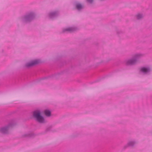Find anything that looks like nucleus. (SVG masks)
<instances>
[{
    "mask_svg": "<svg viewBox=\"0 0 152 152\" xmlns=\"http://www.w3.org/2000/svg\"><path fill=\"white\" fill-rule=\"evenodd\" d=\"M35 16V14L34 12L28 13L22 16V21L23 23H29L34 19Z\"/></svg>",
    "mask_w": 152,
    "mask_h": 152,
    "instance_id": "obj_1",
    "label": "nucleus"
},
{
    "mask_svg": "<svg viewBox=\"0 0 152 152\" xmlns=\"http://www.w3.org/2000/svg\"><path fill=\"white\" fill-rule=\"evenodd\" d=\"M142 56V55L141 54H136L131 59L128 60L126 62V64L127 65H132L135 64L139 59Z\"/></svg>",
    "mask_w": 152,
    "mask_h": 152,
    "instance_id": "obj_2",
    "label": "nucleus"
},
{
    "mask_svg": "<svg viewBox=\"0 0 152 152\" xmlns=\"http://www.w3.org/2000/svg\"><path fill=\"white\" fill-rule=\"evenodd\" d=\"M33 115L36 120L40 123H44L45 122V120L43 116L41 115L40 112L39 110L34 111Z\"/></svg>",
    "mask_w": 152,
    "mask_h": 152,
    "instance_id": "obj_3",
    "label": "nucleus"
},
{
    "mask_svg": "<svg viewBox=\"0 0 152 152\" xmlns=\"http://www.w3.org/2000/svg\"><path fill=\"white\" fill-rule=\"evenodd\" d=\"M15 123H10L7 126L1 128L0 129V132L2 134H7L8 133L9 129L10 127L15 125Z\"/></svg>",
    "mask_w": 152,
    "mask_h": 152,
    "instance_id": "obj_4",
    "label": "nucleus"
},
{
    "mask_svg": "<svg viewBox=\"0 0 152 152\" xmlns=\"http://www.w3.org/2000/svg\"><path fill=\"white\" fill-rule=\"evenodd\" d=\"M39 62V60H34L26 63L25 65V66L27 67H31L38 64Z\"/></svg>",
    "mask_w": 152,
    "mask_h": 152,
    "instance_id": "obj_5",
    "label": "nucleus"
},
{
    "mask_svg": "<svg viewBox=\"0 0 152 152\" xmlns=\"http://www.w3.org/2000/svg\"><path fill=\"white\" fill-rule=\"evenodd\" d=\"M59 14L58 11H56L50 12L49 14V16L50 18L53 19L57 17Z\"/></svg>",
    "mask_w": 152,
    "mask_h": 152,
    "instance_id": "obj_6",
    "label": "nucleus"
},
{
    "mask_svg": "<svg viewBox=\"0 0 152 152\" xmlns=\"http://www.w3.org/2000/svg\"><path fill=\"white\" fill-rule=\"evenodd\" d=\"M151 71L149 67H143L141 69L140 71L144 74L148 73Z\"/></svg>",
    "mask_w": 152,
    "mask_h": 152,
    "instance_id": "obj_7",
    "label": "nucleus"
},
{
    "mask_svg": "<svg viewBox=\"0 0 152 152\" xmlns=\"http://www.w3.org/2000/svg\"><path fill=\"white\" fill-rule=\"evenodd\" d=\"M76 8L78 11H80L84 8V6L80 3H77L75 4Z\"/></svg>",
    "mask_w": 152,
    "mask_h": 152,
    "instance_id": "obj_8",
    "label": "nucleus"
},
{
    "mask_svg": "<svg viewBox=\"0 0 152 152\" xmlns=\"http://www.w3.org/2000/svg\"><path fill=\"white\" fill-rule=\"evenodd\" d=\"M76 29V28L75 27H70L63 29V32H65L66 31H68L69 32H71L75 31Z\"/></svg>",
    "mask_w": 152,
    "mask_h": 152,
    "instance_id": "obj_9",
    "label": "nucleus"
},
{
    "mask_svg": "<svg viewBox=\"0 0 152 152\" xmlns=\"http://www.w3.org/2000/svg\"><path fill=\"white\" fill-rule=\"evenodd\" d=\"M136 143V142L134 141H129L127 144L124 146V148H126L128 146L133 147L135 144Z\"/></svg>",
    "mask_w": 152,
    "mask_h": 152,
    "instance_id": "obj_10",
    "label": "nucleus"
},
{
    "mask_svg": "<svg viewBox=\"0 0 152 152\" xmlns=\"http://www.w3.org/2000/svg\"><path fill=\"white\" fill-rule=\"evenodd\" d=\"M136 17L137 20H140L143 17V15L142 14L138 13L136 15Z\"/></svg>",
    "mask_w": 152,
    "mask_h": 152,
    "instance_id": "obj_11",
    "label": "nucleus"
},
{
    "mask_svg": "<svg viewBox=\"0 0 152 152\" xmlns=\"http://www.w3.org/2000/svg\"><path fill=\"white\" fill-rule=\"evenodd\" d=\"M44 113L45 115L48 117L50 116L51 115V112L50 110H45V111Z\"/></svg>",
    "mask_w": 152,
    "mask_h": 152,
    "instance_id": "obj_12",
    "label": "nucleus"
},
{
    "mask_svg": "<svg viewBox=\"0 0 152 152\" xmlns=\"http://www.w3.org/2000/svg\"><path fill=\"white\" fill-rule=\"evenodd\" d=\"M34 135V134L32 133H29L25 134L23 135V137H32Z\"/></svg>",
    "mask_w": 152,
    "mask_h": 152,
    "instance_id": "obj_13",
    "label": "nucleus"
},
{
    "mask_svg": "<svg viewBox=\"0 0 152 152\" xmlns=\"http://www.w3.org/2000/svg\"><path fill=\"white\" fill-rule=\"evenodd\" d=\"M52 128V126H49L47 127L45 130V132H47L50 131H52L51 130Z\"/></svg>",
    "mask_w": 152,
    "mask_h": 152,
    "instance_id": "obj_14",
    "label": "nucleus"
},
{
    "mask_svg": "<svg viewBox=\"0 0 152 152\" xmlns=\"http://www.w3.org/2000/svg\"><path fill=\"white\" fill-rule=\"evenodd\" d=\"M87 0V1L90 3V4H92L93 2V0Z\"/></svg>",
    "mask_w": 152,
    "mask_h": 152,
    "instance_id": "obj_15",
    "label": "nucleus"
},
{
    "mask_svg": "<svg viewBox=\"0 0 152 152\" xmlns=\"http://www.w3.org/2000/svg\"><path fill=\"white\" fill-rule=\"evenodd\" d=\"M122 33V32L121 31H117V33L118 34H120L121 33Z\"/></svg>",
    "mask_w": 152,
    "mask_h": 152,
    "instance_id": "obj_16",
    "label": "nucleus"
},
{
    "mask_svg": "<svg viewBox=\"0 0 152 152\" xmlns=\"http://www.w3.org/2000/svg\"><path fill=\"white\" fill-rule=\"evenodd\" d=\"M47 78V77H45V78H43L42 79H44L46 78Z\"/></svg>",
    "mask_w": 152,
    "mask_h": 152,
    "instance_id": "obj_17",
    "label": "nucleus"
}]
</instances>
